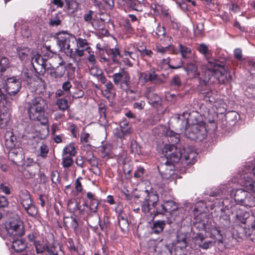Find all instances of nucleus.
I'll list each match as a JSON object with an SVG mask.
<instances>
[{
    "label": "nucleus",
    "instance_id": "nucleus-1",
    "mask_svg": "<svg viewBox=\"0 0 255 255\" xmlns=\"http://www.w3.org/2000/svg\"><path fill=\"white\" fill-rule=\"evenodd\" d=\"M166 134L168 141L171 143L165 144L162 149L167 159L174 163L181 161L183 165L190 166L193 164L196 161L197 153L188 145H185L182 149L180 146L175 145L180 141L179 133L167 130Z\"/></svg>",
    "mask_w": 255,
    "mask_h": 255
},
{
    "label": "nucleus",
    "instance_id": "nucleus-2",
    "mask_svg": "<svg viewBox=\"0 0 255 255\" xmlns=\"http://www.w3.org/2000/svg\"><path fill=\"white\" fill-rule=\"evenodd\" d=\"M190 114L187 112L178 115L173 120L176 121L179 126L177 128L181 131H184V135L187 138L196 141H202L207 136V129L206 124L203 122L194 123L187 127Z\"/></svg>",
    "mask_w": 255,
    "mask_h": 255
},
{
    "label": "nucleus",
    "instance_id": "nucleus-3",
    "mask_svg": "<svg viewBox=\"0 0 255 255\" xmlns=\"http://www.w3.org/2000/svg\"><path fill=\"white\" fill-rule=\"evenodd\" d=\"M185 70L188 75L193 76L195 78H198L201 84L207 85V83L211 81L213 76V72L208 65V63L206 65L203 66L202 68V73H200L197 68V66L194 63H189Z\"/></svg>",
    "mask_w": 255,
    "mask_h": 255
},
{
    "label": "nucleus",
    "instance_id": "nucleus-4",
    "mask_svg": "<svg viewBox=\"0 0 255 255\" xmlns=\"http://www.w3.org/2000/svg\"><path fill=\"white\" fill-rule=\"evenodd\" d=\"M46 106V101L42 98L37 97L33 98L29 104L28 112L30 119L38 121L41 120Z\"/></svg>",
    "mask_w": 255,
    "mask_h": 255
},
{
    "label": "nucleus",
    "instance_id": "nucleus-5",
    "mask_svg": "<svg viewBox=\"0 0 255 255\" xmlns=\"http://www.w3.org/2000/svg\"><path fill=\"white\" fill-rule=\"evenodd\" d=\"M231 196L239 205L249 207L255 206V197L243 188L233 189L231 192Z\"/></svg>",
    "mask_w": 255,
    "mask_h": 255
},
{
    "label": "nucleus",
    "instance_id": "nucleus-6",
    "mask_svg": "<svg viewBox=\"0 0 255 255\" xmlns=\"http://www.w3.org/2000/svg\"><path fill=\"white\" fill-rule=\"evenodd\" d=\"M57 42L61 49H63L66 55L69 57H74L73 55L72 44H74L76 38L69 33L64 32H58L56 34Z\"/></svg>",
    "mask_w": 255,
    "mask_h": 255
},
{
    "label": "nucleus",
    "instance_id": "nucleus-7",
    "mask_svg": "<svg viewBox=\"0 0 255 255\" xmlns=\"http://www.w3.org/2000/svg\"><path fill=\"white\" fill-rule=\"evenodd\" d=\"M217 62L216 60H209L208 61V65L213 72L211 81L214 82L209 81L207 84H214L216 82V80H218L220 83L223 84L229 80L227 71L221 67Z\"/></svg>",
    "mask_w": 255,
    "mask_h": 255
},
{
    "label": "nucleus",
    "instance_id": "nucleus-8",
    "mask_svg": "<svg viewBox=\"0 0 255 255\" xmlns=\"http://www.w3.org/2000/svg\"><path fill=\"white\" fill-rule=\"evenodd\" d=\"M7 234L13 237H21L24 235L23 222L19 219H11L5 224Z\"/></svg>",
    "mask_w": 255,
    "mask_h": 255
},
{
    "label": "nucleus",
    "instance_id": "nucleus-9",
    "mask_svg": "<svg viewBox=\"0 0 255 255\" xmlns=\"http://www.w3.org/2000/svg\"><path fill=\"white\" fill-rule=\"evenodd\" d=\"M146 196L141 203V211L144 213H148L151 209V205L154 207L158 201V196L153 192L149 193L146 190Z\"/></svg>",
    "mask_w": 255,
    "mask_h": 255
},
{
    "label": "nucleus",
    "instance_id": "nucleus-10",
    "mask_svg": "<svg viewBox=\"0 0 255 255\" xmlns=\"http://www.w3.org/2000/svg\"><path fill=\"white\" fill-rule=\"evenodd\" d=\"M32 74L28 70L23 71L21 73V78L23 80L27 82L28 84H33V86L37 87L35 90L37 94L42 93L44 90V83L41 79L38 78L37 80L31 81Z\"/></svg>",
    "mask_w": 255,
    "mask_h": 255
},
{
    "label": "nucleus",
    "instance_id": "nucleus-11",
    "mask_svg": "<svg viewBox=\"0 0 255 255\" xmlns=\"http://www.w3.org/2000/svg\"><path fill=\"white\" fill-rule=\"evenodd\" d=\"M21 87V82L15 77L8 78L5 81V91L9 96L16 95Z\"/></svg>",
    "mask_w": 255,
    "mask_h": 255
},
{
    "label": "nucleus",
    "instance_id": "nucleus-12",
    "mask_svg": "<svg viewBox=\"0 0 255 255\" xmlns=\"http://www.w3.org/2000/svg\"><path fill=\"white\" fill-rule=\"evenodd\" d=\"M112 77L116 85H120L122 88L124 86L128 87L130 76L126 70L122 69L119 72L114 74Z\"/></svg>",
    "mask_w": 255,
    "mask_h": 255
},
{
    "label": "nucleus",
    "instance_id": "nucleus-13",
    "mask_svg": "<svg viewBox=\"0 0 255 255\" xmlns=\"http://www.w3.org/2000/svg\"><path fill=\"white\" fill-rule=\"evenodd\" d=\"M167 162L175 163L167 160V162L165 164H162L158 167V170L163 179L170 180L171 178H174V166Z\"/></svg>",
    "mask_w": 255,
    "mask_h": 255
},
{
    "label": "nucleus",
    "instance_id": "nucleus-14",
    "mask_svg": "<svg viewBox=\"0 0 255 255\" xmlns=\"http://www.w3.org/2000/svg\"><path fill=\"white\" fill-rule=\"evenodd\" d=\"M65 64V62L62 60L56 67L53 66L51 67H47L46 70H47V74L52 77L54 78H61L64 75L66 71Z\"/></svg>",
    "mask_w": 255,
    "mask_h": 255
},
{
    "label": "nucleus",
    "instance_id": "nucleus-15",
    "mask_svg": "<svg viewBox=\"0 0 255 255\" xmlns=\"http://www.w3.org/2000/svg\"><path fill=\"white\" fill-rule=\"evenodd\" d=\"M116 212L118 213L119 225L122 231L127 230L129 226L128 222L125 215L123 214V211L120 206H118L115 208Z\"/></svg>",
    "mask_w": 255,
    "mask_h": 255
},
{
    "label": "nucleus",
    "instance_id": "nucleus-16",
    "mask_svg": "<svg viewBox=\"0 0 255 255\" xmlns=\"http://www.w3.org/2000/svg\"><path fill=\"white\" fill-rule=\"evenodd\" d=\"M241 178L245 180L244 187L247 191L255 194V181L249 180L251 177V176L247 175L246 173L241 172Z\"/></svg>",
    "mask_w": 255,
    "mask_h": 255
},
{
    "label": "nucleus",
    "instance_id": "nucleus-17",
    "mask_svg": "<svg viewBox=\"0 0 255 255\" xmlns=\"http://www.w3.org/2000/svg\"><path fill=\"white\" fill-rule=\"evenodd\" d=\"M189 234L186 232H179L177 235V245L175 250L179 248L182 250L187 246V239Z\"/></svg>",
    "mask_w": 255,
    "mask_h": 255
},
{
    "label": "nucleus",
    "instance_id": "nucleus-18",
    "mask_svg": "<svg viewBox=\"0 0 255 255\" xmlns=\"http://www.w3.org/2000/svg\"><path fill=\"white\" fill-rule=\"evenodd\" d=\"M16 239H13L11 241V247L16 252H20L24 251L27 247V244L25 240L18 239V237H15Z\"/></svg>",
    "mask_w": 255,
    "mask_h": 255
},
{
    "label": "nucleus",
    "instance_id": "nucleus-19",
    "mask_svg": "<svg viewBox=\"0 0 255 255\" xmlns=\"http://www.w3.org/2000/svg\"><path fill=\"white\" fill-rule=\"evenodd\" d=\"M19 197V201L23 207H27L32 203L29 193L26 190L21 191Z\"/></svg>",
    "mask_w": 255,
    "mask_h": 255
},
{
    "label": "nucleus",
    "instance_id": "nucleus-20",
    "mask_svg": "<svg viewBox=\"0 0 255 255\" xmlns=\"http://www.w3.org/2000/svg\"><path fill=\"white\" fill-rule=\"evenodd\" d=\"M46 252L48 255H63L60 247L54 243L48 245Z\"/></svg>",
    "mask_w": 255,
    "mask_h": 255
},
{
    "label": "nucleus",
    "instance_id": "nucleus-21",
    "mask_svg": "<svg viewBox=\"0 0 255 255\" xmlns=\"http://www.w3.org/2000/svg\"><path fill=\"white\" fill-rule=\"evenodd\" d=\"M149 81L155 84H161L164 82L160 76L158 75L155 71L154 69H151L148 71Z\"/></svg>",
    "mask_w": 255,
    "mask_h": 255
},
{
    "label": "nucleus",
    "instance_id": "nucleus-22",
    "mask_svg": "<svg viewBox=\"0 0 255 255\" xmlns=\"http://www.w3.org/2000/svg\"><path fill=\"white\" fill-rule=\"evenodd\" d=\"M107 53L108 55L111 56L113 61L114 63H119L122 56L118 48L115 47V48H110L107 50Z\"/></svg>",
    "mask_w": 255,
    "mask_h": 255
},
{
    "label": "nucleus",
    "instance_id": "nucleus-23",
    "mask_svg": "<svg viewBox=\"0 0 255 255\" xmlns=\"http://www.w3.org/2000/svg\"><path fill=\"white\" fill-rule=\"evenodd\" d=\"M146 96L148 99L149 103L153 107H156L161 104V99L157 94L148 93L146 94Z\"/></svg>",
    "mask_w": 255,
    "mask_h": 255
},
{
    "label": "nucleus",
    "instance_id": "nucleus-24",
    "mask_svg": "<svg viewBox=\"0 0 255 255\" xmlns=\"http://www.w3.org/2000/svg\"><path fill=\"white\" fill-rule=\"evenodd\" d=\"M17 53L21 60H25L28 58L30 53V50L27 47L20 46L17 48Z\"/></svg>",
    "mask_w": 255,
    "mask_h": 255
},
{
    "label": "nucleus",
    "instance_id": "nucleus-25",
    "mask_svg": "<svg viewBox=\"0 0 255 255\" xmlns=\"http://www.w3.org/2000/svg\"><path fill=\"white\" fill-rule=\"evenodd\" d=\"M114 135L120 139L125 138L126 136L128 135L130 132V128H116L114 130Z\"/></svg>",
    "mask_w": 255,
    "mask_h": 255
},
{
    "label": "nucleus",
    "instance_id": "nucleus-26",
    "mask_svg": "<svg viewBox=\"0 0 255 255\" xmlns=\"http://www.w3.org/2000/svg\"><path fill=\"white\" fill-rule=\"evenodd\" d=\"M249 217V213L248 212L237 208L236 217L241 223L245 224Z\"/></svg>",
    "mask_w": 255,
    "mask_h": 255
},
{
    "label": "nucleus",
    "instance_id": "nucleus-27",
    "mask_svg": "<svg viewBox=\"0 0 255 255\" xmlns=\"http://www.w3.org/2000/svg\"><path fill=\"white\" fill-rule=\"evenodd\" d=\"M48 245L47 244L40 240L36 242L33 245L37 254H42L45 251H46Z\"/></svg>",
    "mask_w": 255,
    "mask_h": 255
},
{
    "label": "nucleus",
    "instance_id": "nucleus-28",
    "mask_svg": "<svg viewBox=\"0 0 255 255\" xmlns=\"http://www.w3.org/2000/svg\"><path fill=\"white\" fill-rule=\"evenodd\" d=\"M198 50L200 53L204 55L208 61L209 60H213L212 59L209 58L211 55L210 51L209 49L208 46L206 44L204 43L200 44L198 48Z\"/></svg>",
    "mask_w": 255,
    "mask_h": 255
},
{
    "label": "nucleus",
    "instance_id": "nucleus-29",
    "mask_svg": "<svg viewBox=\"0 0 255 255\" xmlns=\"http://www.w3.org/2000/svg\"><path fill=\"white\" fill-rule=\"evenodd\" d=\"M77 153L74 143H71L63 150L62 154H66L71 156H74Z\"/></svg>",
    "mask_w": 255,
    "mask_h": 255
},
{
    "label": "nucleus",
    "instance_id": "nucleus-30",
    "mask_svg": "<svg viewBox=\"0 0 255 255\" xmlns=\"http://www.w3.org/2000/svg\"><path fill=\"white\" fill-rule=\"evenodd\" d=\"M49 152L48 146L44 143H41L39 149L37 151V156L42 158H45Z\"/></svg>",
    "mask_w": 255,
    "mask_h": 255
},
{
    "label": "nucleus",
    "instance_id": "nucleus-31",
    "mask_svg": "<svg viewBox=\"0 0 255 255\" xmlns=\"http://www.w3.org/2000/svg\"><path fill=\"white\" fill-rule=\"evenodd\" d=\"M165 222L162 221H157L154 223L153 226V232L155 234H159L161 233L165 226Z\"/></svg>",
    "mask_w": 255,
    "mask_h": 255
},
{
    "label": "nucleus",
    "instance_id": "nucleus-32",
    "mask_svg": "<svg viewBox=\"0 0 255 255\" xmlns=\"http://www.w3.org/2000/svg\"><path fill=\"white\" fill-rule=\"evenodd\" d=\"M32 63H36L38 65H41L45 70L47 67V65L44 59L39 54L34 55L32 58Z\"/></svg>",
    "mask_w": 255,
    "mask_h": 255
},
{
    "label": "nucleus",
    "instance_id": "nucleus-33",
    "mask_svg": "<svg viewBox=\"0 0 255 255\" xmlns=\"http://www.w3.org/2000/svg\"><path fill=\"white\" fill-rule=\"evenodd\" d=\"M25 211L30 216L35 217L37 215L38 210L36 206L31 203L27 207H23Z\"/></svg>",
    "mask_w": 255,
    "mask_h": 255
},
{
    "label": "nucleus",
    "instance_id": "nucleus-34",
    "mask_svg": "<svg viewBox=\"0 0 255 255\" xmlns=\"http://www.w3.org/2000/svg\"><path fill=\"white\" fill-rule=\"evenodd\" d=\"M56 104L59 110L62 111H65L69 108L68 101L63 98L58 99L56 102Z\"/></svg>",
    "mask_w": 255,
    "mask_h": 255
},
{
    "label": "nucleus",
    "instance_id": "nucleus-35",
    "mask_svg": "<svg viewBox=\"0 0 255 255\" xmlns=\"http://www.w3.org/2000/svg\"><path fill=\"white\" fill-rule=\"evenodd\" d=\"M179 51L183 58H188V55L191 53V50L190 47L183 44H179Z\"/></svg>",
    "mask_w": 255,
    "mask_h": 255
},
{
    "label": "nucleus",
    "instance_id": "nucleus-36",
    "mask_svg": "<svg viewBox=\"0 0 255 255\" xmlns=\"http://www.w3.org/2000/svg\"><path fill=\"white\" fill-rule=\"evenodd\" d=\"M72 157L66 154H62V164L64 167H69L71 166L73 162Z\"/></svg>",
    "mask_w": 255,
    "mask_h": 255
},
{
    "label": "nucleus",
    "instance_id": "nucleus-37",
    "mask_svg": "<svg viewBox=\"0 0 255 255\" xmlns=\"http://www.w3.org/2000/svg\"><path fill=\"white\" fill-rule=\"evenodd\" d=\"M164 204L167 212H171L177 208L175 203L172 200L165 201L164 202Z\"/></svg>",
    "mask_w": 255,
    "mask_h": 255
},
{
    "label": "nucleus",
    "instance_id": "nucleus-38",
    "mask_svg": "<svg viewBox=\"0 0 255 255\" xmlns=\"http://www.w3.org/2000/svg\"><path fill=\"white\" fill-rule=\"evenodd\" d=\"M9 67V61L6 57H2L0 61V71H5Z\"/></svg>",
    "mask_w": 255,
    "mask_h": 255
},
{
    "label": "nucleus",
    "instance_id": "nucleus-39",
    "mask_svg": "<svg viewBox=\"0 0 255 255\" xmlns=\"http://www.w3.org/2000/svg\"><path fill=\"white\" fill-rule=\"evenodd\" d=\"M39 233L37 230H35L31 233H30L27 235V238L28 240L32 242L33 245L36 242L38 241L39 238Z\"/></svg>",
    "mask_w": 255,
    "mask_h": 255
},
{
    "label": "nucleus",
    "instance_id": "nucleus-40",
    "mask_svg": "<svg viewBox=\"0 0 255 255\" xmlns=\"http://www.w3.org/2000/svg\"><path fill=\"white\" fill-rule=\"evenodd\" d=\"M44 56L46 58H51L53 57L54 55H56V57L59 59L60 56H57L56 54V52L51 49V46H46L43 50Z\"/></svg>",
    "mask_w": 255,
    "mask_h": 255
},
{
    "label": "nucleus",
    "instance_id": "nucleus-41",
    "mask_svg": "<svg viewBox=\"0 0 255 255\" xmlns=\"http://www.w3.org/2000/svg\"><path fill=\"white\" fill-rule=\"evenodd\" d=\"M77 42V46L78 47L82 48L85 50H88L90 49V47L88 46V43L85 39L81 38H78L75 41Z\"/></svg>",
    "mask_w": 255,
    "mask_h": 255
},
{
    "label": "nucleus",
    "instance_id": "nucleus-42",
    "mask_svg": "<svg viewBox=\"0 0 255 255\" xmlns=\"http://www.w3.org/2000/svg\"><path fill=\"white\" fill-rule=\"evenodd\" d=\"M84 49L80 50L79 48H76L74 52L73 51V55L74 57H70L73 59L74 62L77 64L79 62L80 59H77L76 56L81 57L84 55Z\"/></svg>",
    "mask_w": 255,
    "mask_h": 255
},
{
    "label": "nucleus",
    "instance_id": "nucleus-43",
    "mask_svg": "<svg viewBox=\"0 0 255 255\" xmlns=\"http://www.w3.org/2000/svg\"><path fill=\"white\" fill-rule=\"evenodd\" d=\"M130 148L131 152L132 153L139 154L141 153L140 147L134 140H132L131 141Z\"/></svg>",
    "mask_w": 255,
    "mask_h": 255
},
{
    "label": "nucleus",
    "instance_id": "nucleus-44",
    "mask_svg": "<svg viewBox=\"0 0 255 255\" xmlns=\"http://www.w3.org/2000/svg\"><path fill=\"white\" fill-rule=\"evenodd\" d=\"M241 173H246L247 175L252 176L253 175L255 176V167L251 168L249 166H244L241 171Z\"/></svg>",
    "mask_w": 255,
    "mask_h": 255
},
{
    "label": "nucleus",
    "instance_id": "nucleus-45",
    "mask_svg": "<svg viewBox=\"0 0 255 255\" xmlns=\"http://www.w3.org/2000/svg\"><path fill=\"white\" fill-rule=\"evenodd\" d=\"M90 73L91 75L97 78L100 74H103V71L101 69L96 67H92L89 70Z\"/></svg>",
    "mask_w": 255,
    "mask_h": 255
},
{
    "label": "nucleus",
    "instance_id": "nucleus-46",
    "mask_svg": "<svg viewBox=\"0 0 255 255\" xmlns=\"http://www.w3.org/2000/svg\"><path fill=\"white\" fill-rule=\"evenodd\" d=\"M149 73L148 71L147 72H141L139 75V81L142 84H144L145 83L149 81Z\"/></svg>",
    "mask_w": 255,
    "mask_h": 255
},
{
    "label": "nucleus",
    "instance_id": "nucleus-47",
    "mask_svg": "<svg viewBox=\"0 0 255 255\" xmlns=\"http://www.w3.org/2000/svg\"><path fill=\"white\" fill-rule=\"evenodd\" d=\"M60 14H57L54 17L50 19L49 24L51 26H58L61 23Z\"/></svg>",
    "mask_w": 255,
    "mask_h": 255
},
{
    "label": "nucleus",
    "instance_id": "nucleus-48",
    "mask_svg": "<svg viewBox=\"0 0 255 255\" xmlns=\"http://www.w3.org/2000/svg\"><path fill=\"white\" fill-rule=\"evenodd\" d=\"M98 202L97 199L90 201L89 208L91 213H95L97 212L98 207Z\"/></svg>",
    "mask_w": 255,
    "mask_h": 255
},
{
    "label": "nucleus",
    "instance_id": "nucleus-49",
    "mask_svg": "<svg viewBox=\"0 0 255 255\" xmlns=\"http://www.w3.org/2000/svg\"><path fill=\"white\" fill-rule=\"evenodd\" d=\"M123 25L125 30L128 33L133 34L134 33L133 28L130 24L128 20H125L123 24Z\"/></svg>",
    "mask_w": 255,
    "mask_h": 255
},
{
    "label": "nucleus",
    "instance_id": "nucleus-50",
    "mask_svg": "<svg viewBox=\"0 0 255 255\" xmlns=\"http://www.w3.org/2000/svg\"><path fill=\"white\" fill-rule=\"evenodd\" d=\"M51 179L53 183L55 184L60 183L59 174L57 171H53L51 174Z\"/></svg>",
    "mask_w": 255,
    "mask_h": 255
},
{
    "label": "nucleus",
    "instance_id": "nucleus-51",
    "mask_svg": "<svg viewBox=\"0 0 255 255\" xmlns=\"http://www.w3.org/2000/svg\"><path fill=\"white\" fill-rule=\"evenodd\" d=\"M9 115L7 113L4 115H0V126L1 128H3L8 121Z\"/></svg>",
    "mask_w": 255,
    "mask_h": 255
},
{
    "label": "nucleus",
    "instance_id": "nucleus-52",
    "mask_svg": "<svg viewBox=\"0 0 255 255\" xmlns=\"http://www.w3.org/2000/svg\"><path fill=\"white\" fill-rule=\"evenodd\" d=\"M90 134L88 133L83 132L81 133L80 140L83 144H86L89 142Z\"/></svg>",
    "mask_w": 255,
    "mask_h": 255
},
{
    "label": "nucleus",
    "instance_id": "nucleus-53",
    "mask_svg": "<svg viewBox=\"0 0 255 255\" xmlns=\"http://www.w3.org/2000/svg\"><path fill=\"white\" fill-rule=\"evenodd\" d=\"M167 212L166 210H165V205L164 204H160L159 206L156 208V212L155 213V215L158 214H164Z\"/></svg>",
    "mask_w": 255,
    "mask_h": 255
},
{
    "label": "nucleus",
    "instance_id": "nucleus-54",
    "mask_svg": "<svg viewBox=\"0 0 255 255\" xmlns=\"http://www.w3.org/2000/svg\"><path fill=\"white\" fill-rule=\"evenodd\" d=\"M170 84L175 86H179L181 85V80L179 76L175 75L171 81Z\"/></svg>",
    "mask_w": 255,
    "mask_h": 255
},
{
    "label": "nucleus",
    "instance_id": "nucleus-55",
    "mask_svg": "<svg viewBox=\"0 0 255 255\" xmlns=\"http://www.w3.org/2000/svg\"><path fill=\"white\" fill-rule=\"evenodd\" d=\"M0 191L7 195L10 194V189L9 187L3 183H1L0 185Z\"/></svg>",
    "mask_w": 255,
    "mask_h": 255
},
{
    "label": "nucleus",
    "instance_id": "nucleus-56",
    "mask_svg": "<svg viewBox=\"0 0 255 255\" xmlns=\"http://www.w3.org/2000/svg\"><path fill=\"white\" fill-rule=\"evenodd\" d=\"M21 33L24 37L26 38H28L30 35V31L26 25H23L22 26Z\"/></svg>",
    "mask_w": 255,
    "mask_h": 255
},
{
    "label": "nucleus",
    "instance_id": "nucleus-57",
    "mask_svg": "<svg viewBox=\"0 0 255 255\" xmlns=\"http://www.w3.org/2000/svg\"><path fill=\"white\" fill-rule=\"evenodd\" d=\"M93 14V11L89 10L88 13H85L84 15V19L87 22H91L92 19V15Z\"/></svg>",
    "mask_w": 255,
    "mask_h": 255
},
{
    "label": "nucleus",
    "instance_id": "nucleus-58",
    "mask_svg": "<svg viewBox=\"0 0 255 255\" xmlns=\"http://www.w3.org/2000/svg\"><path fill=\"white\" fill-rule=\"evenodd\" d=\"M62 89L65 93H68L72 88V84L69 81L65 82L62 86Z\"/></svg>",
    "mask_w": 255,
    "mask_h": 255
},
{
    "label": "nucleus",
    "instance_id": "nucleus-59",
    "mask_svg": "<svg viewBox=\"0 0 255 255\" xmlns=\"http://www.w3.org/2000/svg\"><path fill=\"white\" fill-rule=\"evenodd\" d=\"M144 173V169L142 167H138L134 173L135 177H141Z\"/></svg>",
    "mask_w": 255,
    "mask_h": 255
},
{
    "label": "nucleus",
    "instance_id": "nucleus-60",
    "mask_svg": "<svg viewBox=\"0 0 255 255\" xmlns=\"http://www.w3.org/2000/svg\"><path fill=\"white\" fill-rule=\"evenodd\" d=\"M165 33V32L164 27L158 25L156 30V35L159 37L160 36H164Z\"/></svg>",
    "mask_w": 255,
    "mask_h": 255
},
{
    "label": "nucleus",
    "instance_id": "nucleus-61",
    "mask_svg": "<svg viewBox=\"0 0 255 255\" xmlns=\"http://www.w3.org/2000/svg\"><path fill=\"white\" fill-rule=\"evenodd\" d=\"M234 56L239 60L242 59V52L239 48H236L234 50Z\"/></svg>",
    "mask_w": 255,
    "mask_h": 255
},
{
    "label": "nucleus",
    "instance_id": "nucleus-62",
    "mask_svg": "<svg viewBox=\"0 0 255 255\" xmlns=\"http://www.w3.org/2000/svg\"><path fill=\"white\" fill-rule=\"evenodd\" d=\"M8 205V201L7 198L1 196L0 197V208L5 207Z\"/></svg>",
    "mask_w": 255,
    "mask_h": 255
},
{
    "label": "nucleus",
    "instance_id": "nucleus-63",
    "mask_svg": "<svg viewBox=\"0 0 255 255\" xmlns=\"http://www.w3.org/2000/svg\"><path fill=\"white\" fill-rule=\"evenodd\" d=\"M168 49L169 48L168 47H163L159 45L156 46V51L161 54H164L166 53Z\"/></svg>",
    "mask_w": 255,
    "mask_h": 255
},
{
    "label": "nucleus",
    "instance_id": "nucleus-64",
    "mask_svg": "<svg viewBox=\"0 0 255 255\" xmlns=\"http://www.w3.org/2000/svg\"><path fill=\"white\" fill-rule=\"evenodd\" d=\"M144 101H141L139 102H136L133 105V107L135 109H137L138 110H142L143 109L145 106Z\"/></svg>",
    "mask_w": 255,
    "mask_h": 255
}]
</instances>
